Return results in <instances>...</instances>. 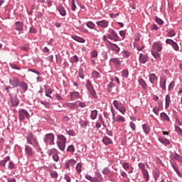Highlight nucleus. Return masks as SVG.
<instances>
[{
  "instance_id": "338daca9",
  "label": "nucleus",
  "mask_w": 182,
  "mask_h": 182,
  "mask_svg": "<svg viewBox=\"0 0 182 182\" xmlns=\"http://www.w3.org/2000/svg\"><path fill=\"white\" fill-rule=\"evenodd\" d=\"M166 43H168V45H171L172 46V45L174 43V41L171 39H166Z\"/></svg>"
},
{
  "instance_id": "f3484780",
  "label": "nucleus",
  "mask_w": 182,
  "mask_h": 182,
  "mask_svg": "<svg viewBox=\"0 0 182 182\" xmlns=\"http://www.w3.org/2000/svg\"><path fill=\"white\" fill-rule=\"evenodd\" d=\"M102 142L104 143V144H105L106 146H107V144H112V143H113L112 141V139L110 138H109L107 136H105L102 139Z\"/></svg>"
},
{
  "instance_id": "4d7b16f0",
  "label": "nucleus",
  "mask_w": 182,
  "mask_h": 182,
  "mask_svg": "<svg viewBox=\"0 0 182 182\" xmlns=\"http://www.w3.org/2000/svg\"><path fill=\"white\" fill-rule=\"evenodd\" d=\"M153 112L154 113H155V114H156L157 116H159V113L160 112V108L159 107H154L153 109Z\"/></svg>"
},
{
  "instance_id": "680f3d73",
  "label": "nucleus",
  "mask_w": 182,
  "mask_h": 182,
  "mask_svg": "<svg viewBox=\"0 0 182 182\" xmlns=\"http://www.w3.org/2000/svg\"><path fill=\"white\" fill-rule=\"evenodd\" d=\"M172 47L173 48L174 50H178L179 48H178V45L177 44V43L174 42L172 44Z\"/></svg>"
},
{
  "instance_id": "7c9ffc66",
  "label": "nucleus",
  "mask_w": 182,
  "mask_h": 182,
  "mask_svg": "<svg viewBox=\"0 0 182 182\" xmlns=\"http://www.w3.org/2000/svg\"><path fill=\"white\" fill-rule=\"evenodd\" d=\"M73 39L77 42H80V43H85V40L79 36H74Z\"/></svg>"
},
{
  "instance_id": "f257e3e1",
  "label": "nucleus",
  "mask_w": 182,
  "mask_h": 182,
  "mask_svg": "<svg viewBox=\"0 0 182 182\" xmlns=\"http://www.w3.org/2000/svg\"><path fill=\"white\" fill-rule=\"evenodd\" d=\"M26 141L28 144L34 146L35 147L39 146V142H38V139L33 136L32 132H29L26 136Z\"/></svg>"
},
{
  "instance_id": "4c0bfd02",
  "label": "nucleus",
  "mask_w": 182,
  "mask_h": 182,
  "mask_svg": "<svg viewBox=\"0 0 182 182\" xmlns=\"http://www.w3.org/2000/svg\"><path fill=\"white\" fill-rule=\"evenodd\" d=\"M161 119H163V120H166L167 122H169L170 121V118H168V115H166V113H164V112H162V113H161Z\"/></svg>"
},
{
  "instance_id": "69168bd1",
  "label": "nucleus",
  "mask_w": 182,
  "mask_h": 182,
  "mask_svg": "<svg viewBox=\"0 0 182 182\" xmlns=\"http://www.w3.org/2000/svg\"><path fill=\"white\" fill-rule=\"evenodd\" d=\"M53 159L54 161H59V156L56 154H54V155L53 156Z\"/></svg>"
},
{
  "instance_id": "c03bdc74",
  "label": "nucleus",
  "mask_w": 182,
  "mask_h": 182,
  "mask_svg": "<svg viewBox=\"0 0 182 182\" xmlns=\"http://www.w3.org/2000/svg\"><path fill=\"white\" fill-rule=\"evenodd\" d=\"M122 77H127L129 76V70H124L122 73Z\"/></svg>"
},
{
  "instance_id": "1a4fd4ad",
  "label": "nucleus",
  "mask_w": 182,
  "mask_h": 182,
  "mask_svg": "<svg viewBox=\"0 0 182 182\" xmlns=\"http://www.w3.org/2000/svg\"><path fill=\"white\" fill-rule=\"evenodd\" d=\"M97 26L100 28H102V29H105L109 26V21L107 20H102L96 22Z\"/></svg>"
},
{
  "instance_id": "a878e982",
  "label": "nucleus",
  "mask_w": 182,
  "mask_h": 182,
  "mask_svg": "<svg viewBox=\"0 0 182 182\" xmlns=\"http://www.w3.org/2000/svg\"><path fill=\"white\" fill-rule=\"evenodd\" d=\"M11 102L12 106H14V107H16V106L19 105V100H18L16 98H11Z\"/></svg>"
},
{
  "instance_id": "6e6d98bb",
  "label": "nucleus",
  "mask_w": 182,
  "mask_h": 182,
  "mask_svg": "<svg viewBox=\"0 0 182 182\" xmlns=\"http://www.w3.org/2000/svg\"><path fill=\"white\" fill-rule=\"evenodd\" d=\"M77 106H80V107H86V103L82 102L80 101H77Z\"/></svg>"
},
{
  "instance_id": "a211bd4d",
  "label": "nucleus",
  "mask_w": 182,
  "mask_h": 182,
  "mask_svg": "<svg viewBox=\"0 0 182 182\" xmlns=\"http://www.w3.org/2000/svg\"><path fill=\"white\" fill-rule=\"evenodd\" d=\"M77 102H68L67 103V107H69V109H70L71 110H75L76 109V107H77Z\"/></svg>"
},
{
  "instance_id": "4be33fe9",
  "label": "nucleus",
  "mask_w": 182,
  "mask_h": 182,
  "mask_svg": "<svg viewBox=\"0 0 182 182\" xmlns=\"http://www.w3.org/2000/svg\"><path fill=\"white\" fill-rule=\"evenodd\" d=\"M57 144L58 146V148L60 149V150H61L62 151H63V150H65V148L66 147V143L65 142H57Z\"/></svg>"
},
{
  "instance_id": "c9c22d12",
  "label": "nucleus",
  "mask_w": 182,
  "mask_h": 182,
  "mask_svg": "<svg viewBox=\"0 0 182 182\" xmlns=\"http://www.w3.org/2000/svg\"><path fill=\"white\" fill-rule=\"evenodd\" d=\"M151 55L155 58V59H160V53H159V52L151 50Z\"/></svg>"
},
{
  "instance_id": "423d86ee",
  "label": "nucleus",
  "mask_w": 182,
  "mask_h": 182,
  "mask_svg": "<svg viewBox=\"0 0 182 182\" xmlns=\"http://www.w3.org/2000/svg\"><path fill=\"white\" fill-rule=\"evenodd\" d=\"M107 38L114 42H117V41H119V36L113 29H109V33L107 35Z\"/></svg>"
},
{
  "instance_id": "5701e85b",
  "label": "nucleus",
  "mask_w": 182,
  "mask_h": 182,
  "mask_svg": "<svg viewBox=\"0 0 182 182\" xmlns=\"http://www.w3.org/2000/svg\"><path fill=\"white\" fill-rule=\"evenodd\" d=\"M58 11L60 12V15H62V16H66V11L63 8V6H58Z\"/></svg>"
},
{
  "instance_id": "79ce46f5",
  "label": "nucleus",
  "mask_w": 182,
  "mask_h": 182,
  "mask_svg": "<svg viewBox=\"0 0 182 182\" xmlns=\"http://www.w3.org/2000/svg\"><path fill=\"white\" fill-rule=\"evenodd\" d=\"M86 25L87 28H90V29H95V25L92 21H88L86 23Z\"/></svg>"
},
{
  "instance_id": "37998d69",
  "label": "nucleus",
  "mask_w": 182,
  "mask_h": 182,
  "mask_svg": "<svg viewBox=\"0 0 182 182\" xmlns=\"http://www.w3.org/2000/svg\"><path fill=\"white\" fill-rule=\"evenodd\" d=\"M138 166H139V168L141 169V173H142L143 171H146V166L144 165V164H143V163H139V164H138Z\"/></svg>"
},
{
  "instance_id": "13d9d810",
  "label": "nucleus",
  "mask_w": 182,
  "mask_h": 182,
  "mask_svg": "<svg viewBox=\"0 0 182 182\" xmlns=\"http://www.w3.org/2000/svg\"><path fill=\"white\" fill-rule=\"evenodd\" d=\"M122 55L123 58H129V56H130V54L128 53V51H123Z\"/></svg>"
},
{
  "instance_id": "ea45409f",
  "label": "nucleus",
  "mask_w": 182,
  "mask_h": 182,
  "mask_svg": "<svg viewBox=\"0 0 182 182\" xmlns=\"http://www.w3.org/2000/svg\"><path fill=\"white\" fill-rule=\"evenodd\" d=\"M58 139H60V143H66V137L63 135H58Z\"/></svg>"
},
{
  "instance_id": "603ef678",
  "label": "nucleus",
  "mask_w": 182,
  "mask_h": 182,
  "mask_svg": "<svg viewBox=\"0 0 182 182\" xmlns=\"http://www.w3.org/2000/svg\"><path fill=\"white\" fill-rule=\"evenodd\" d=\"M71 9L72 11H76V4H75V0H72Z\"/></svg>"
},
{
  "instance_id": "473e14b6",
  "label": "nucleus",
  "mask_w": 182,
  "mask_h": 182,
  "mask_svg": "<svg viewBox=\"0 0 182 182\" xmlns=\"http://www.w3.org/2000/svg\"><path fill=\"white\" fill-rule=\"evenodd\" d=\"M154 177L155 181H157L159 179V177H160V171L158 169H156L154 172Z\"/></svg>"
},
{
  "instance_id": "412c9836",
  "label": "nucleus",
  "mask_w": 182,
  "mask_h": 182,
  "mask_svg": "<svg viewBox=\"0 0 182 182\" xmlns=\"http://www.w3.org/2000/svg\"><path fill=\"white\" fill-rule=\"evenodd\" d=\"M16 26L17 31H23V23L22 22H20V21L16 22Z\"/></svg>"
},
{
  "instance_id": "5fc2aeb1",
  "label": "nucleus",
  "mask_w": 182,
  "mask_h": 182,
  "mask_svg": "<svg viewBox=\"0 0 182 182\" xmlns=\"http://www.w3.org/2000/svg\"><path fill=\"white\" fill-rule=\"evenodd\" d=\"M172 167L173 170L177 173V174H180V171H178V167H177V165L172 164Z\"/></svg>"
},
{
  "instance_id": "393cba45",
  "label": "nucleus",
  "mask_w": 182,
  "mask_h": 182,
  "mask_svg": "<svg viewBox=\"0 0 182 182\" xmlns=\"http://www.w3.org/2000/svg\"><path fill=\"white\" fill-rule=\"evenodd\" d=\"M166 100V109L170 106V103H171V100L170 98V95H167L165 98Z\"/></svg>"
},
{
  "instance_id": "7ed1b4c3",
  "label": "nucleus",
  "mask_w": 182,
  "mask_h": 182,
  "mask_svg": "<svg viewBox=\"0 0 182 182\" xmlns=\"http://www.w3.org/2000/svg\"><path fill=\"white\" fill-rule=\"evenodd\" d=\"M44 141L46 144H53V141H55V135L52 133L46 134L44 136Z\"/></svg>"
},
{
  "instance_id": "9b49d317",
  "label": "nucleus",
  "mask_w": 182,
  "mask_h": 182,
  "mask_svg": "<svg viewBox=\"0 0 182 182\" xmlns=\"http://www.w3.org/2000/svg\"><path fill=\"white\" fill-rule=\"evenodd\" d=\"M9 83L13 87H18L19 86V80L17 77H13L9 80Z\"/></svg>"
},
{
  "instance_id": "20e7f679",
  "label": "nucleus",
  "mask_w": 182,
  "mask_h": 182,
  "mask_svg": "<svg viewBox=\"0 0 182 182\" xmlns=\"http://www.w3.org/2000/svg\"><path fill=\"white\" fill-rule=\"evenodd\" d=\"M85 178L87 180H89L91 182H100V181H103L105 180L103 178V177H102V175L100 173H98L97 175V177H94V178L92 177L90 175H86Z\"/></svg>"
},
{
  "instance_id": "ddd939ff",
  "label": "nucleus",
  "mask_w": 182,
  "mask_h": 182,
  "mask_svg": "<svg viewBox=\"0 0 182 182\" xmlns=\"http://www.w3.org/2000/svg\"><path fill=\"white\" fill-rule=\"evenodd\" d=\"M149 60V57L146 54H140L139 55V62L141 63H146Z\"/></svg>"
},
{
  "instance_id": "2eb2a0df",
  "label": "nucleus",
  "mask_w": 182,
  "mask_h": 182,
  "mask_svg": "<svg viewBox=\"0 0 182 182\" xmlns=\"http://www.w3.org/2000/svg\"><path fill=\"white\" fill-rule=\"evenodd\" d=\"M170 159H171V160H176L177 161H182L181 156H180L177 154H171Z\"/></svg>"
},
{
  "instance_id": "a18cd8bd",
  "label": "nucleus",
  "mask_w": 182,
  "mask_h": 182,
  "mask_svg": "<svg viewBox=\"0 0 182 182\" xmlns=\"http://www.w3.org/2000/svg\"><path fill=\"white\" fill-rule=\"evenodd\" d=\"M87 123H89V122L85 120H82L80 122V126H82V127H86V126H87Z\"/></svg>"
},
{
  "instance_id": "6e6552de",
  "label": "nucleus",
  "mask_w": 182,
  "mask_h": 182,
  "mask_svg": "<svg viewBox=\"0 0 182 182\" xmlns=\"http://www.w3.org/2000/svg\"><path fill=\"white\" fill-rule=\"evenodd\" d=\"M151 50H154L156 52H161V50H163V46L161 45V42L158 41V42L154 43Z\"/></svg>"
},
{
  "instance_id": "0e129e2a",
  "label": "nucleus",
  "mask_w": 182,
  "mask_h": 182,
  "mask_svg": "<svg viewBox=\"0 0 182 182\" xmlns=\"http://www.w3.org/2000/svg\"><path fill=\"white\" fill-rule=\"evenodd\" d=\"M102 173L104 174H109V173H110V169H109V168H105L103 170H102Z\"/></svg>"
},
{
  "instance_id": "58836bf2",
  "label": "nucleus",
  "mask_w": 182,
  "mask_h": 182,
  "mask_svg": "<svg viewBox=\"0 0 182 182\" xmlns=\"http://www.w3.org/2000/svg\"><path fill=\"white\" fill-rule=\"evenodd\" d=\"M159 140L160 142L162 143V144H166V145L170 144V141H168V139H167L161 138Z\"/></svg>"
},
{
  "instance_id": "aec40b11",
  "label": "nucleus",
  "mask_w": 182,
  "mask_h": 182,
  "mask_svg": "<svg viewBox=\"0 0 182 182\" xmlns=\"http://www.w3.org/2000/svg\"><path fill=\"white\" fill-rule=\"evenodd\" d=\"M76 164V161L75 159L70 160L65 165V168H70V167H73Z\"/></svg>"
},
{
  "instance_id": "052dcab7",
  "label": "nucleus",
  "mask_w": 182,
  "mask_h": 182,
  "mask_svg": "<svg viewBox=\"0 0 182 182\" xmlns=\"http://www.w3.org/2000/svg\"><path fill=\"white\" fill-rule=\"evenodd\" d=\"M175 129H176V132H177L178 134H182L181 128H180L178 126H176Z\"/></svg>"
},
{
  "instance_id": "cd10ccee",
  "label": "nucleus",
  "mask_w": 182,
  "mask_h": 182,
  "mask_svg": "<svg viewBox=\"0 0 182 182\" xmlns=\"http://www.w3.org/2000/svg\"><path fill=\"white\" fill-rule=\"evenodd\" d=\"M97 117V110L95 109L91 111L90 118L92 120H95Z\"/></svg>"
},
{
  "instance_id": "72a5a7b5",
  "label": "nucleus",
  "mask_w": 182,
  "mask_h": 182,
  "mask_svg": "<svg viewBox=\"0 0 182 182\" xmlns=\"http://www.w3.org/2000/svg\"><path fill=\"white\" fill-rule=\"evenodd\" d=\"M79 92H74L71 93V100H75V99L79 98Z\"/></svg>"
},
{
  "instance_id": "4468645a",
  "label": "nucleus",
  "mask_w": 182,
  "mask_h": 182,
  "mask_svg": "<svg viewBox=\"0 0 182 182\" xmlns=\"http://www.w3.org/2000/svg\"><path fill=\"white\" fill-rule=\"evenodd\" d=\"M114 122H117L119 123H124V122H126V119H124V117L120 114H117Z\"/></svg>"
},
{
  "instance_id": "bf43d9fd",
  "label": "nucleus",
  "mask_w": 182,
  "mask_h": 182,
  "mask_svg": "<svg viewBox=\"0 0 182 182\" xmlns=\"http://www.w3.org/2000/svg\"><path fill=\"white\" fill-rule=\"evenodd\" d=\"M168 36L170 38H173V36H176V32L174 31H171L168 33Z\"/></svg>"
},
{
  "instance_id": "0eeeda50",
  "label": "nucleus",
  "mask_w": 182,
  "mask_h": 182,
  "mask_svg": "<svg viewBox=\"0 0 182 182\" xmlns=\"http://www.w3.org/2000/svg\"><path fill=\"white\" fill-rule=\"evenodd\" d=\"M86 87H87V90H89L91 96H92V97H95L96 99L97 97L96 96V91H95V89H93V86L92 85V82H90V80L87 81Z\"/></svg>"
},
{
  "instance_id": "c756f323",
  "label": "nucleus",
  "mask_w": 182,
  "mask_h": 182,
  "mask_svg": "<svg viewBox=\"0 0 182 182\" xmlns=\"http://www.w3.org/2000/svg\"><path fill=\"white\" fill-rule=\"evenodd\" d=\"M143 176H144V178L145 180V181H149V178H150V176H149V171H144L141 172Z\"/></svg>"
},
{
  "instance_id": "c85d7f7f",
  "label": "nucleus",
  "mask_w": 182,
  "mask_h": 182,
  "mask_svg": "<svg viewBox=\"0 0 182 182\" xmlns=\"http://www.w3.org/2000/svg\"><path fill=\"white\" fill-rule=\"evenodd\" d=\"M139 85H141V87H143V89L144 90L147 89V84L146 83L144 80L141 78L139 79Z\"/></svg>"
},
{
  "instance_id": "e433bc0d",
  "label": "nucleus",
  "mask_w": 182,
  "mask_h": 182,
  "mask_svg": "<svg viewBox=\"0 0 182 182\" xmlns=\"http://www.w3.org/2000/svg\"><path fill=\"white\" fill-rule=\"evenodd\" d=\"M50 95H52V90L50 88H46V96L52 99V96H50Z\"/></svg>"
},
{
  "instance_id": "864d4df0",
  "label": "nucleus",
  "mask_w": 182,
  "mask_h": 182,
  "mask_svg": "<svg viewBox=\"0 0 182 182\" xmlns=\"http://www.w3.org/2000/svg\"><path fill=\"white\" fill-rule=\"evenodd\" d=\"M72 62L73 63H76V62H79V58L77 55H74L72 58Z\"/></svg>"
},
{
  "instance_id": "a19ab883",
  "label": "nucleus",
  "mask_w": 182,
  "mask_h": 182,
  "mask_svg": "<svg viewBox=\"0 0 182 182\" xmlns=\"http://www.w3.org/2000/svg\"><path fill=\"white\" fill-rule=\"evenodd\" d=\"M50 176L52 178H58V172H56V171H51L50 172Z\"/></svg>"
},
{
  "instance_id": "49530a36",
  "label": "nucleus",
  "mask_w": 182,
  "mask_h": 182,
  "mask_svg": "<svg viewBox=\"0 0 182 182\" xmlns=\"http://www.w3.org/2000/svg\"><path fill=\"white\" fill-rule=\"evenodd\" d=\"M67 151H70V153H73L75 151V146H73V145H70L67 149Z\"/></svg>"
},
{
  "instance_id": "f03ea898",
  "label": "nucleus",
  "mask_w": 182,
  "mask_h": 182,
  "mask_svg": "<svg viewBox=\"0 0 182 182\" xmlns=\"http://www.w3.org/2000/svg\"><path fill=\"white\" fill-rule=\"evenodd\" d=\"M113 105L117 109V110H119L122 114H126V107L123 106V103H122L119 100H114Z\"/></svg>"
},
{
  "instance_id": "774afa93",
  "label": "nucleus",
  "mask_w": 182,
  "mask_h": 182,
  "mask_svg": "<svg viewBox=\"0 0 182 182\" xmlns=\"http://www.w3.org/2000/svg\"><path fill=\"white\" fill-rule=\"evenodd\" d=\"M129 126L133 131L136 130V124L134 122H130Z\"/></svg>"
},
{
  "instance_id": "9d476101",
  "label": "nucleus",
  "mask_w": 182,
  "mask_h": 182,
  "mask_svg": "<svg viewBox=\"0 0 182 182\" xmlns=\"http://www.w3.org/2000/svg\"><path fill=\"white\" fill-rule=\"evenodd\" d=\"M107 48L108 49H110L111 50H114L115 52H120V48L117 46V45L113 43H108V46H107Z\"/></svg>"
},
{
  "instance_id": "f704fd0d",
  "label": "nucleus",
  "mask_w": 182,
  "mask_h": 182,
  "mask_svg": "<svg viewBox=\"0 0 182 182\" xmlns=\"http://www.w3.org/2000/svg\"><path fill=\"white\" fill-rule=\"evenodd\" d=\"M110 62H112V63H114L117 66L120 65V63H121L120 60H119V58H112L110 60Z\"/></svg>"
},
{
  "instance_id": "8fccbe9b",
  "label": "nucleus",
  "mask_w": 182,
  "mask_h": 182,
  "mask_svg": "<svg viewBox=\"0 0 182 182\" xmlns=\"http://www.w3.org/2000/svg\"><path fill=\"white\" fill-rule=\"evenodd\" d=\"M156 23H159V25H163L164 23L163 20H161V18H160L159 17L156 18Z\"/></svg>"
},
{
  "instance_id": "6ab92c4d",
  "label": "nucleus",
  "mask_w": 182,
  "mask_h": 182,
  "mask_svg": "<svg viewBox=\"0 0 182 182\" xmlns=\"http://www.w3.org/2000/svg\"><path fill=\"white\" fill-rule=\"evenodd\" d=\"M11 160V158L9 156H6L4 159V160L0 161V167H5L6 166V163Z\"/></svg>"
},
{
  "instance_id": "3c124183",
  "label": "nucleus",
  "mask_w": 182,
  "mask_h": 182,
  "mask_svg": "<svg viewBox=\"0 0 182 182\" xmlns=\"http://www.w3.org/2000/svg\"><path fill=\"white\" fill-rule=\"evenodd\" d=\"M111 112L112 114V119H113V120H114L116 119V110L114 109V108L112 107Z\"/></svg>"
},
{
  "instance_id": "39448f33",
  "label": "nucleus",
  "mask_w": 182,
  "mask_h": 182,
  "mask_svg": "<svg viewBox=\"0 0 182 182\" xmlns=\"http://www.w3.org/2000/svg\"><path fill=\"white\" fill-rule=\"evenodd\" d=\"M18 113H19L20 122H23V120H25V117L29 119V112H28L26 109H20Z\"/></svg>"
},
{
  "instance_id": "b1692460",
  "label": "nucleus",
  "mask_w": 182,
  "mask_h": 182,
  "mask_svg": "<svg viewBox=\"0 0 182 182\" xmlns=\"http://www.w3.org/2000/svg\"><path fill=\"white\" fill-rule=\"evenodd\" d=\"M157 76L156 75V74H151L149 75V80L151 82V83H154L156 82V80H157Z\"/></svg>"
},
{
  "instance_id": "2f4dec72",
  "label": "nucleus",
  "mask_w": 182,
  "mask_h": 182,
  "mask_svg": "<svg viewBox=\"0 0 182 182\" xmlns=\"http://www.w3.org/2000/svg\"><path fill=\"white\" fill-rule=\"evenodd\" d=\"M142 129L144 133H146V134H149V133H150V127H149V125H146V124L142 125Z\"/></svg>"
},
{
  "instance_id": "e2e57ef3",
  "label": "nucleus",
  "mask_w": 182,
  "mask_h": 182,
  "mask_svg": "<svg viewBox=\"0 0 182 182\" xmlns=\"http://www.w3.org/2000/svg\"><path fill=\"white\" fill-rule=\"evenodd\" d=\"M91 58H97V51L94 50L91 52Z\"/></svg>"
},
{
  "instance_id": "de8ad7c7",
  "label": "nucleus",
  "mask_w": 182,
  "mask_h": 182,
  "mask_svg": "<svg viewBox=\"0 0 182 182\" xmlns=\"http://www.w3.org/2000/svg\"><path fill=\"white\" fill-rule=\"evenodd\" d=\"M102 40L105 43L106 46H107L109 45V43H111L110 41H108L107 36H103Z\"/></svg>"
},
{
  "instance_id": "bb28decb",
  "label": "nucleus",
  "mask_w": 182,
  "mask_h": 182,
  "mask_svg": "<svg viewBox=\"0 0 182 182\" xmlns=\"http://www.w3.org/2000/svg\"><path fill=\"white\" fill-rule=\"evenodd\" d=\"M20 87H21L23 92H26V90H28V84L26 82H22L20 83Z\"/></svg>"
},
{
  "instance_id": "dca6fc26",
  "label": "nucleus",
  "mask_w": 182,
  "mask_h": 182,
  "mask_svg": "<svg viewBox=\"0 0 182 182\" xmlns=\"http://www.w3.org/2000/svg\"><path fill=\"white\" fill-rule=\"evenodd\" d=\"M166 77H161L160 81V87H161V89H163V90H166Z\"/></svg>"
},
{
  "instance_id": "09e8293b",
  "label": "nucleus",
  "mask_w": 182,
  "mask_h": 182,
  "mask_svg": "<svg viewBox=\"0 0 182 182\" xmlns=\"http://www.w3.org/2000/svg\"><path fill=\"white\" fill-rule=\"evenodd\" d=\"M76 170L78 173L82 172V164H77L76 166Z\"/></svg>"
},
{
  "instance_id": "f8f14e48",
  "label": "nucleus",
  "mask_w": 182,
  "mask_h": 182,
  "mask_svg": "<svg viewBox=\"0 0 182 182\" xmlns=\"http://www.w3.org/2000/svg\"><path fill=\"white\" fill-rule=\"evenodd\" d=\"M25 151L26 154H27V156H29V157H32L33 156V149L31 147V146L26 145Z\"/></svg>"
}]
</instances>
